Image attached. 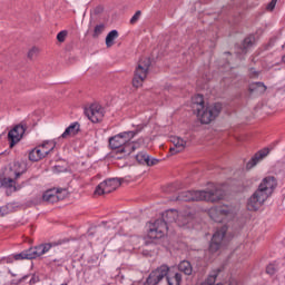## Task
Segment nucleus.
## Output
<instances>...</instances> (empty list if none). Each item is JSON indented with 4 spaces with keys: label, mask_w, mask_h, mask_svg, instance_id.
<instances>
[{
    "label": "nucleus",
    "mask_w": 285,
    "mask_h": 285,
    "mask_svg": "<svg viewBox=\"0 0 285 285\" xmlns=\"http://www.w3.org/2000/svg\"><path fill=\"white\" fill-rule=\"evenodd\" d=\"M190 222V216L181 214L176 209H168L163 213V219L155 220L149 226L148 237L150 239H159L164 237V234L168 233V224H177V226L184 227Z\"/></svg>",
    "instance_id": "nucleus-1"
},
{
    "label": "nucleus",
    "mask_w": 285,
    "mask_h": 285,
    "mask_svg": "<svg viewBox=\"0 0 285 285\" xmlns=\"http://www.w3.org/2000/svg\"><path fill=\"white\" fill-rule=\"evenodd\" d=\"M144 125H138L136 130L132 131H122L114 137L109 138V148L111 150H117V159H124L129 157L131 153H135L139 146L137 142H130V140L135 139L139 132H141Z\"/></svg>",
    "instance_id": "nucleus-2"
},
{
    "label": "nucleus",
    "mask_w": 285,
    "mask_h": 285,
    "mask_svg": "<svg viewBox=\"0 0 285 285\" xmlns=\"http://www.w3.org/2000/svg\"><path fill=\"white\" fill-rule=\"evenodd\" d=\"M224 199V190L220 187L214 186L212 189L207 190H187L181 191L177 202H220Z\"/></svg>",
    "instance_id": "nucleus-3"
},
{
    "label": "nucleus",
    "mask_w": 285,
    "mask_h": 285,
    "mask_svg": "<svg viewBox=\"0 0 285 285\" xmlns=\"http://www.w3.org/2000/svg\"><path fill=\"white\" fill-rule=\"evenodd\" d=\"M164 277H167L168 285H180L181 284V274L179 273H170V267L168 265H161L153 271L148 278L147 285H157Z\"/></svg>",
    "instance_id": "nucleus-4"
},
{
    "label": "nucleus",
    "mask_w": 285,
    "mask_h": 285,
    "mask_svg": "<svg viewBox=\"0 0 285 285\" xmlns=\"http://www.w3.org/2000/svg\"><path fill=\"white\" fill-rule=\"evenodd\" d=\"M219 112H222V104L216 102L212 105L199 106L197 110V118L200 124H210L215 121L217 117H219Z\"/></svg>",
    "instance_id": "nucleus-5"
},
{
    "label": "nucleus",
    "mask_w": 285,
    "mask_h": 285,
    "mask_svg": "<svg viewBox=\"0 0 285 285\" xmlns=\"http://www.w3.org/2000/svg\"><path fill=\"white\" fill-rule=\"evenodd\" d=\"M150 58H142L138 61V65L134 71L132 86L134 88H141L144 82L148 78V72L150 70Z\"/></svg>",
    "instance_id": "nucleus-6"
},
{
    "label": "nucleus",
    "mask_w": 285,
    "mask_h": 285,
    "mask_svg": "<svg viewBox=\"0 0 285 285\" xmlns=\"http://www.w3.org/2000/svg\"><path fill=\"white\" fill-rule=\"evenodd\" d=\"M209 217L214 222H226V219H233L235 217V209L228 205L212 207L209 209Z\"/></svg>",
    "instance_id": "nucleus-7"
},
{
    "label": "nucleus",
    "mask_w": 285,
    "mask_h": 285,
    "mask_svg": "<svg viewBox=\"0 0 285 285\" xmlns=\"http://www.w3.org/2000/svg\"><path fill=\"white\" fill-rule=\"evenodd\" d=\"M52 248V244H41L36 247H31L27 250L21 252L20 254L14 255V259H37V257H41V255H46L48 250Z\"/></svg>",
    "instance_id": "nucleus-8"
},
{
    "label": "nucleus",
    "mask_w": 285,
    "mask_h": 285,
    "mask_svg": "<svg viewBox=\"0 0 285 285\" xmlns=\"http://www.w3.org/2000/svg\"><path fill=\"white\" fill-rule=\"evenodd\" d=\"M228 227L223 226L218 228L212 238V242L209 244V250L210 253H217L219 248H222V244H226V242H230V236H228Z\"/></svg>",
    "instance_id": "nucleus-9"
},
{
    "label": "nucleus",
    "mask_w": 285,
    "mask_h": 285,
    "mask_svg": "<svg viewBox=\"0 0 285 285\" xmlns=\"http://www.w3.org/2000/svg\"><path fill=\"white\" fill-rule=\"evenodd\" d=\"M26 130H28V125L26 122H20L19 125H16L9 132H8V139L10 142V148H14L21 139H23V135H26Z\"/></svg>",
    "instance_id": "nucleus-10"
},
{
    "label": "nucleus",
    "mask_w": 285,
    "mask_h": 285,
    "mask_svg": "<svg viewBox=\"0 0 285 285\" xmlns=\"http://www.w3.org/2000/svg\"><path fill=\"white\" fill-rule=\"evenodd\" d=\"M121 186V181L117 178H110L100 183L95 190V195H109Z\"/></svg>",
    "instance_id": "nucleus-11"
},
{
    "label": "nucleus",
    "mask_w": 285,
    "mask_h": 285,
    "mask_svg": "<svg viewBox=\"0 0 285 285\" xmlns=\"http://www.w3.org/2000/svg\"><path fill=\"white\" fill-rule=\"evenodd\" d=\"M85 115L90 121H92V124H99V121L104 119V107H101L99 104H92L85 108Z\"/></svg>",
    "instance_id": "nucleus-12"
},
{
    "label": "nucleus",
    "mask_w": 285,
    "mask_h": 285,
    "mask_svg": "<svg viewBox=\"0 0 285 285\" xmlns=\"http://www.w3.org/2000/svg\"><path fill=\"white\" fill-rule=\"evenodd\" d=\"M275 188H277V179L273 176H267L261 181L257 190L268 198L273 195Z\"/></svg>",
    "instance_id": "nucleus-13"
},
{
    "label": "nucleus",
    "mask_w": 285,
    "mask_h": 285,
    "mask_svg": "<svg viewBox=\"0 0 285 285\" xmlns=\"http://www.w3.org/2000/svg\"><path fill=\"white\" fill-rule=\"evenodd\" d=\"M268 197H266L265 194L258 191V189L255 190V193L249 197L247 202V209L248 210H259L262 206H264V202H266Z\"/></svg>",
    "instance_id": "nucleus-14"
},
{
    "label": "nucleus",
    "mask_w": 285,
    "mask_h": 285,
    "mask_svg": "<svg viewBox=\"0 0 285 285\" xmlns=\"http://www.w3.org/2000/svg\"><path fill=\"white\" fill-rule=\"evenodd\" d=\"M269 154H271V149H268V148H263V149L258 150L247 161L246 170H253V168H255V166H257V164H262V161H264V159H266Z\"/></svg>",
    "instance_id": "nucleus-15"
},
{
    "label": "nucleus",
    "mask_w": 285,
    "mask_h": 285,
    "mask_svg": "<svg viewBox=\"0 0 285 285\" xmlns=\"http://www.w3.org/2000/svg\"><path fill=\"white\" fill-rule=\"evenodd\" d=\"M63 197H66V189H49L42 195L43 202L48 204H57V202H61Z\"/></svg>",
    "instance_id": "nucleus-16"
},
{
    "label": "nucleus",
    "mask_w": 285,
    "mask_h": 285,
    "mask_svg": "<svg viewBox=\"0 0 285 285\" xmlns=\"http://www.w3.org/2000/svg\"><path fill=\"white\" fill-rule=\"evenodd\" d=\"M171 144H173V147L169 148L170 155H177L186 150V140H184L181 137H177V136L171 137Z\"/></svg>",
    "instance_id": "nucleus-17"
},
{
    "label": "nucleus",
    "mask_w": 285,
    "mask_h": 285,
    "mask_svg": "<svg viewBox=\"0 0 285 285\" xmlns=\"http://www.w3.org/2000/svg\"><path fill=\"white\" fill-rule=\"evenodd\" d=\"M136 161L145 166H157V164H159V159L150 157L149 155L146 154V151L137 154Z\"/></svg>",
    "instance_id": "nucleus-18"
},
{
    "label": "nucleus",
    "mask_w": 285,
    "mask_h": 285,
    "mask_svg": "<svg viewBox=\"0 0 285 285\" xmlns=\"http://www.w3.org/2000/svg\"><path fill=\"white\" fill-rule=\"evenodd\" d=\"M79 130H81V125H79V122H72L62 132L60 139H68V137H75L76 135H79Z\"/></svg>",
    "instance_id": "nucleus-19"
},
{
    "label": "nucleus",
    "mask_w": 285,
    "mask_h": 285,
    "mask_svg": "<svg viewBox=\"0 0 285 285\" xmlns=\"http://www.w3.org/2000/svg\"><path fill=\"white\" fill-rule=\"evenodd\" d=\"M46 157V151L37 146L29 153V159L30 161H41V159H45Z\"/></svg>",
    "instance_id": "nucleus-20"
},
{
    "label": "nucleus",
    "mask_w": 285,
    "mask_h": 285,
    "mask_svg": "<svg viewBox=\"0 0 285 285\" xmlns=\"http://www.w3.org/2000/svg\"><path fill=\"white\" fill-rule=\"evenodd\" d=\"M46 153V157L50 155L57 147V142L55 140H45L41 145H38Z\"/></svg>",
    "instance_id": "nucleus-21"
},
{
    "label": "nucleus",
    "mask_w": 285,
    "mask_h": 285,
    "mask_svg": "<svg viewBox=\"0 0 285 285\" xmlns=\"http://www.w3.org/2000/svg\"><path fill=\"white\" fill-rule=\"evenodd\" d=\"M249 92H257L258 95H264V92H266V85H264V82L250 83Z\"/></svg>",
    "instance_id": "nucleus-22"
},
{
    "label": "nucleus",
    "mask_w": 285,
    "mask_h": 285,
    "mask_svg": "<svg viewBox=\"0 0 285 285\" xmlns=\"http://www.w3.org/2000/svg\"><path fill=\"white\" fill-rule=\"evenodd\" d=\"M178 271L185 275H193V265L188 261H183L178 265Z\"/></svg>",
    "instance_id": "nucleus-23"
},
{
    "label": "nucleus",
    "mask_w": 285,
    "mask_h": 285,
    "mask_svg": "<svg viewBox=\"0 0 285 285\" xmlns=\"http://www.w3.org/2000/svg\"><path fill=\"white\" fill-rule=\"evenodd\" d=\"M218 275H219V271L212 272L200 285H222L219 283H215L217 282Z\"/></svg>",
    "instance_id": "nucleus-24"
},
{
    "label": "nucleus",
    "mask_w": 285,
    "mask_h": 285,
    "mask_svg": "<svg viewBox=\"0 0 285 285\" xmlns=\"http://www.w3.org/2000/svg\"><path fill=\"white\" fill-rule=\"evenodd\" d=\"M119 37V32L117 30H111L106 37V46L107 48H112L115 46V39Z\"/></svg>",
    "instance_id": "nucleus-25"
},
{
    "label": "nucleus",
    "mask_w": 285,
    "mask_h": 285,
    "mask_svg": "<svg viewBox=\"0 0 285 285\" xmlns=\"http://www.w3.org/2000/svg\"><path fill=\"white\" fill-rule=\"evenodd\" d=\"M193 104H194V108L197 112L199 110V106H206V104H204V96H202V95L194 96Z\"/></svg>",
    "instance_id": "nucleus-26"
},
{
    "label": "nucleus",
    "mask_w": 285,
    "mask_h": 285,
    "mask_svg": "<svg viewBox=\"0 0 285 285\" xmlns=\"http://www.w3.org/2000/svg\"><path fill=\"white\" fill-rule=\"evenodd\" d=\"M10 213H12V204L0 207V217H6V215H10Z\"/></svg>",
    "instance_id": "nucleus-27"
},
{
    "label": "nucleus",
    "mask_w": 285,
    "mask_h": 285,
    "mask_svg": "<svg viewBox=\"0 0 285 285\" xmlns=\"http://www.w3.org/2000/svg\"><path fill=\"white\" fill-rule=\"evenodd\" d=\"M253 43H255V37L249 36L244 39L243 48L246 50V49L250 48V46H253Z\"/></svg>",
    "instance_id": "nucleus-28"
},
{
    "label": "nucleus",
    "mask_w": 285,
    "mask_h": 285,
    "mask_svg": "<svg viewBox=\"0 0 285 285\" xmlns=\"http://www.w3.org/2000/svg\"><path fill=\"white\" fill-rule=\"evenodd\" d=\"M66 37H68V31L62 30L57 35V40L59 43H63V41H66Z\"/></svg>",
    "instance_id": "nucleus-29"
},
{
    "label": "nucleus",
    "mask_w": 285,
    "mask_h": 285,
    "mask_svg": "<svg viewBox=\"0 0 285 285\" xmlns=\"http://www.w3.org/2000/svg\"><path fill=\"white\" fill-rule=\"evenodd\" d=\"M39 55V48L32 47L29 52H28V58L29 59H35Z\"/></svg>",
    "instance_id": "nucleus-30"
},
{
    "label": "nucleus",
    "mask_w": 285,
    "mask_h": 285,
    "mask_svg": "<svg viewBox=\"0 0 285 285\" xmlns=\"http://www.w3.org/2000/svg\"><path fill=\"white\" fill-rule=\"evenodd\" d=\"M2 186H4L6 188H12V186H14V179H12V178H4L2 180Z\"/></svg>",
    "instance_id": "nucleus-31"
},
{
    "label": "nucleus",
    "mask_w": 285,
    "mask_h": 285,
    "mask_svg": "<svg viewBox=\"0 0 285 285\" xmlns=\"http://www.w3.org/2000/svg\"><path fill=\"white\" fill-rule=\"evenodd\" d=\"M275 273H277V266L273 265V264H269L267 267H266V274L267 275H275Z\"/></svg>",
    "instance_id": "nucleus-32"
},
{
    "label": "nucleus",
    "mask_w": 285,
    "mask_h": 285,
    "mask_svg": "<svg viewBox=\"0 0 285 285\" xmlns=\"http://www.w3.org/2000/svg\"><path fill=\"white\" fill-rule=\"evenodd\" d=\"M105 28L106 27L104 24L96 26L95 30H94L95 37H99V35H101V32H104Z\"/></svg>",
    "instance_id": "nucleus-33"
},
{
    "label": "nucleus",
    "mask_w": 285,
    "mask_h": 285,
    "mask_svg": "<svg viewBox=\"0 0 285 285\" xmlns=\"http://www.w3.org/2000/svg\"><path fill=\"white\" fill-rule=\"evenodd\" d=\"M141 17V11H136V13L131 17L130 23L134 26V23H137Z\"/></svg>",
    "instance_id": "nucleus-34"
},
{
    "label": "nucleus",
    "mask_w": 285,
    "mask_h": 285,
    "mask_svg": "<svg viewBox=\"0 0 285 285\" xmlns=\"http://www.w3.org/2000/svg\"><path fill=\"white\" fill-rule=\"evenodd\" d=\"M275 6H277V0H272L267 6V10H275Z\"/></svg>",
    "instance_id": "nucleus-35"
},
{
    "label": "nucleus",
    "mask_w": 285,
    "mask_h": 285,
    "mask_svg": "<svg viewBox=\"0 0 285 285\" xmlns=\"http://www.w3.org/2000/svg\"><path fill=\"white\" fill-rule=\"evenodd\" d=\"M250 77L255 78L259 76V72L255 71V69H250Z\"/></svg>",
    "instance_id": "nucleus-36"
},
{
    "label": "nucleus",
    "mask_w": 285,
    "mask_h": 285,
    "mask_svg": "<svg viewBox=\"0 0 285 285\" xmlns=\"http://www.w3.org/2000/svg\"><path fill=\"white\" fill-rule=\"evenodd\" d=\"M21 177V173H16V179H19Z\"/></svg>",
    "instance_id": "nucleus-37"
},
{
    "label": "nucleus",
    "mask_w": 285,
    "mask_h": 285,
    "mask_svg": "<svg viewBox=\"0 0 285 285\" xmlns=\"http://www.w3.org/2000/svg\"><path fill=\"white\" fill-rule=\"evenodd\" d=\"M233 285H237V282H236V281H234Z\"/></svg>",
    "instance_id": "nucleus-38"
}]
</instances>
